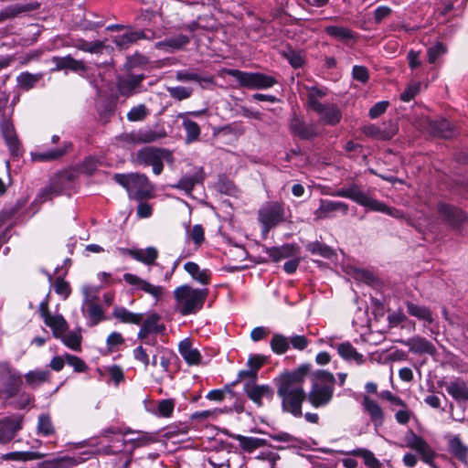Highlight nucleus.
Returning a JSON list of instances; mask_svg holds the SVG:
<instances>
[{"instance_id":"c756f323","label":"nucleus","mask_w":468,"mask_h":468,"mask_svg":"<svg viewBox=\"0 0 468 468\" xmlns=\"http://www.w3.org/2000/svg\"><path fill=\"white\" fill-rule=\"evenodd\" d=\"M166 136V132L163 127L155 126L144 127L137 130V141L139 144H149L161 140Z\"/></svg>"},{"instance_id":"ea45409f","label":"nucleus","mask_w":468,"mask_h":468,"mask_svg":"<svg viewBox=\"0 0 468 468\" xmlns=\"http://www.w3.org/2000/svg\"><path fill=\"white\" fill-rule=\"evenodd\" d=\"M133 254V259L148 266L155 264V261L158 258V250L153 246L147 247L144 250L135 249Z\"/></svg>"},{"instance_id":"13d9d810","label":"nucleus","mask_w":468,"mask_h":468,"mask_svg":"<svg viewBox=\"0 0 468 468\" xmlns=\"http://www.w3.org/2000/svg\"><path fill=\"white\" fill-rule=\"evenodd\" d=\"M167 91L173 99L183 101L188 99L192 95L193 89L189 87L176 86L167 87Z\"/></svg>"},{"instance_id":"9d476101","label":"nucleus","mask_w":468,"mask_h":468,"mask_svg":"<svg viewBox=\"0 0 468 468\" xmlns=\"http://www.w3.org/2000/svg\"><path fill=\"white\" fill-rule=\"evenodd\" d=\"M259 221L268 231L284 220V208L279 202H269L259 209Z\"/></svg>"},{"instance_id":"680f3d73","label":"nucleus","mask_w":468,"mask_h":468,"mask_svg":"<svg viewBox=\"0 0 468 468\" xmlns=\"http://www.w3.org/2000/svg\"><path fill=\"white\" fill-rule=\"evenodd\" d=\"M149 112L144 104H139L133 107L127 113V119L130 122H140L146 118Z\"/></svg>"},{"instance_id":"7c9ffc66","label":"nucleus","mask_w":468,"mask_h":468,"mask_svg":"<svg viewBox=\"0 0 468 468\" xmlns=\"http://www.w3.org/2000/svg\"><path fill=\"white\" fill-rule=\"evenodd\" d=\"M324 32L332 38L340 41L356 40L357 33L346 27L330 25L324 27Z\"/></svg>"},{"instance_id":"6ab92c4d","label":"nucleus","mask_w":468,"mask_h":468,"mask_svg":"<svg viewBox=\"0 0 468 468\" xmlns=\"http://www.w3.org/2000/svg\"><path fill=\"white\" fill-rule=\"evenodd\" d=\"M348 208V204L345 202L321 199L320 206L316 209L315 214L318 218L334 217L336 215V213H340L345 216L347 214Z\"/></svg>"},{"instance_id":"1a4fd4ad","label":"nucleus","mask_w":468,"mask_h":468,"mask_svg":"<svg viewBox=\"0 0 468 468\" xmlns=\"http://www.w3.org/2000/svg\"><path fill=\"white\" fill-rule=\"evenodd\" d=\"M82 292L84 300L81 305V312L88 319L87 324L92 327L104 319V311L98 303V289L86 285L83 287Z\"/></svg>"},{"instance_id":"dca6fc26","label":"nucleus","mask_w":468,"mask_h":468,"mask_svg":"<svg viewBox=\"0 0 468 468\" xmlns=\"http://www.w3.org/2000/svg\"><path fill=\"white\" fill-rule=\"evenodd\" d=\"M123 280L128 284L134 286L135 289L141 290L152 295L156 302H158L162 298L164 289L160 285H154L149 282L133 273H124Z\"/></svg>"},{"instance_id":"0e129e2a","label":"nucleus","mask_w":468,"mask_h":468,"mask_svg":"<svg viewBox=\"0 0 468 468\" xmlns=\"http://www.w3.org/2000/svg\"><path fill=\"white\" fill-rule=\"evenodd\" d=\"M290 346L297 351H303L310 344V340L303 335L292 334L289 336Z\"/></svg>"},{"instance_id":"58836bf2","label":"nucleus","mask_w":468,"mask_h":468,"mask_svg":"<svg viewBox=\"0 0 468 468\" xmlns=\"http://www.w3.org/2000/svg\"><path fill=\"white\" fill-rule=\"evenodd\" d=\"M189 43V37L186 35L180 34L169 38H165L163 41H159L155 44V47L159 49H165L166 51L180 49Z\"/></svg>"},{"instance_id":"338daca9","label":"nucleus","mask_w":468,"mask_h":468,"mask_svg":"<svg viewBox=\"0 0 468 468\" xmlns=\"http://www.w3.org/2000/svg\"><path fill=\"white\" fill-rule=\"evenodd\" d=\"M53 288L55 292L62 296L64 300L67 299L71 292L69 283L61 277L56 278Z\"/></svg>"},{"instance_id":"5701e85b","label":"nucleus","mask_w":468,"mask_h":468,"mask_svg":"<svg viewBox=\"0 0 468 468\" xmlns=\"http://www.w3.org/2000/svg\"><path fill=\"white\" fill-rule=\"evenodd\" d=\"M429 132L438 137L451 138L454 134L453 128L444 118L429 119L427 121Z\"/></svg>"},{"instance_id":"4be33fe9","label":"nucleus","mask_w":468,"mask_h":468,"mask_svg":"<svg viewBox=\"0 0 468 468\" xmlns=\"http://www.w3.org/2000/svg\"><path fill=\"white\" fill-rule=\"evenodd\" d=\"M329 346L335 348L338 355L346 361L355 362L357 365L362 364L364 361L363 355L358 353L348 341L340 344H335L331 341Z\"/></svg>"},{"instance_id":"c9c22d12","label":"nucleus","mask_w":468,"mask_h":468,"mask_svg":"<svg viewBox=\"0 0 468 468\" xmlns=\"http://www.w3.org/2000/svg\"><path fill=\"white\" fill-rule=\"evenodd\" d=\"M178 118L182 119V125L186 131V141L187 143L197 141L200 136L199 125L188 118V113H179Z\"/></svg>"},{"instance_id":"f704fd0d","label":"nucleus","mask_w":468,"mask_h":468,"mask_svg":"<svg viewBox=\"0 0 468 468\" xmlns=\"http://www.w3.org/2000/svg\"><path fill=\"white\" fill-rule=\"evenodd\" d=\"M407 312L410 315L423 321L427 324H431L434 321L433 314L429 307L420 305L411 302L407 303Z\"/></svg>"},{"instance_id":"c03bdc74","label":"nucleus","mask_w":468,"mask_h":468,"mask_svg":"<svg viewBox=\"0 0 468 468\" xmlns=\"http://www.w3.org/2000/svg\"><path fill=\"white\" fill-rule=\"evenodd\" d=\"M73 46L79 50L90 54H98L102 52L104 43L101 40L89 42L83 38H78L74 41Z\"/></svg>"},{"instance_id":"9b49d317","label":"nucleus","mask_w":468,"mask_h":468,"mask_svg":"<svg viewBox=\"0 0 468 468\" xmlns=\"http://www.w3.org/2000/svg\"><path fill=\"white\" fill-rule=\"evenodd\" d=\"M0 133L10 154L13 156L21 155L22 144L18 139L15 125L10 118H4L0 122Z\"/></svg>"},{"instance_id":"a878e982","label":"nucleus","mask_w":468,"mask_h":468,"mask_svg":"<svg viewBox=\"0 0 468 468\" xmlns=\"http://www.w3.org/2000/svg\"><path fill=\"white\" fill-rule=\"evenodd\" d=\"M267 254L274 261L283 259L295 258L299 254V249L294 244H284L280 247H270L266 249Z\"/></svg>"},{"instance_id":"6e6552de","label":"nucleus","mask_w":468,"mask_h":468,"mask_svg":"<svg viewBox=\"0 0 468 468\" xmlns=\"http://www.w3.org/2000/svg\"><path fill=\"white\" fill-rule=\"evenodd\" d=\"M171 158L172 154L169 150L145 146L137 151L133 162L139 165L152 166L153 173L158 176L163 172L164 161H169Z\"/></svg>"},{"instance_id":"5fc2aeb1","label":"nucleus","mask_w":468,"mask_h":468,"mask_svg":"<svg viewBox=\"0 0 468 468\" xmlns=\"http://www.w3.org/2000/svg\"><path fill=\"white\" fill-rule=\"evenodd\" d=\"M216 188L218 192L228 195L236 196L238 189L234 183L225 176H220L216 184Z\"/></svg>"},{"instance_id":"603ef678","label":"nucleus","mask_w":468,"mask_h":468,"mask_svg":"<svg viewBox=\"0 0 468 468\" xmlns=\"http://www.w3.org/2000/svg\"><path fill=\"white\" fill-rule=\"evenodd\" d=\"M41 78V74H31L29 72H22L17 78L18 85L26 90L33 89Z\"/></svg>"},{"instance_id":"2eb2a0df","label":"nucleus","mask_w":468,"mask_h":468,"mask_svg":"<svg viewBox=\"0 0 468 468\" xmlns=\"http://www.w3.org/2000/svg\"><path fill=\"white\" fill-rule=\"evenodd\" d=\"M319 117V121L328 126L337 125L342 119V111L335 103H322L313 110Z\"/></svg>"},{"instance_id":"f3484780","label":"nucleus","mask_w":468,"mask_h":468,"mask_svg":"<svg viewBox=\"0 0 468 468\" xmlns=\"http://www.w3.org/2000/svg\"><path fill=\"white\" fill-rule=\"evenodd\" d=\"M447 440L448 452L464 465H468V445H466L458 434L445 436Z\"/></svg>"},{"instance_id":"e2e57ef3","label":"nucleus","mask_w":468,"mask_h":468,"mask_svg":"<svg viewBox=\"0 0 468 468\" xmlns=\"http://www.w3.org/2000/svg\"><path fill=\"white\" fill-rule=\"evenodd\" d=\"M37 431L43 436L53 434L54 427L48 415L42 414L38 417Z\"/></svg>"},{"instance_id":"bf43d9fd","label":"nucleus","mask_w":468,"mask_h":468,"mask_svg":"<svg viewBox=\"0 0 468 468\" xmlns=\"http://www.w3.org/2000/svg\"><path fill=\"white\" fill-rule=\"evenodd\" d=\"M71 458H60L41 463V468H71L75 464Z\"/></svg>"},{"instance_id":"f8f14e48","label":"nucleus","mask_w":468,"mask_h":468,"mask_svg":"<svg viewBox=\"0 0 468 468\" xmlns=\"http://www.w3.org/2000/svg\"><path fill=\"white\" fill-rule=\"evenodd\" d=\"M404 441L407 447L416 451L421 456L424 463H432L435 452L421 436L416 434L412 430H409L405 433Z\"/></svg>"},{"instance_id":"f257e3e1","label":"nucleus","mask_w":468,"mask_h":468,"mask_svg":"<svg viewBox=\"0 0 468 468\" xmlns=\"http://www.w3.org/2000/svg\"><path fill=\"white\" fill-rule=\"evenodd\" d=\"M312 366L303 363L292 370H286L274 378L277 396L283 412L295 418L303 416L302 406L307 399L303 385L311 376Z\"/></svg>"},{"instance_id":"423d86ee","label":"nucleus","mask_w":468,"mask_h":468,"mask_svg":"<svg viewBox=\"0 0 468 468\" xmlns=\"http://www.w3.org/2000/svg\"><path fill=\"white\" fill-rule=\"evenodd\" d=\"M207 295V289H194L187 284L181 285L174 291L176 309L182 315L196 314L203 307Z\"/></svg>"},{"instance_id":"20e7f679","label":"nucleus","mask_w":468,"mask_h":468,"mask_svg":"<svg viewBox=\"0 0 468 468\" xmlns=\"http://www.w3.org/2000/svg\"><path fill=\"white\" fill-rule=\"evenodd\" d=\"M332 195L335 197L351 199L370 211L381 212L394 218H399L401 216V212L399 210L389 207L385 203L372 198L356 184H352L346 187L339 188Z\"/></svg>"},{"instance_id":"69168bd1","label":"nucleus","mask_w":468,"mask_h":468,"mask_svg":"<svg viewBox=\"0 0 468 468\" xmlns=\"http://www.w3.org/2000/svg\"><path fill=\"white\" fill-rule=\"evenodd\" d=\"M283 57L288 60L293 69H300L304 64V59L299 51L290 49L283 53Z\"/></svg>"},{"instance_id":"393cba45","label":"nucleus","mask_w":468,"mask_h":468,"mask_svg":"<svg viewBox=\"0 0 468 468\" xmlns=\"http://www.w3.org/2000/svg\"><path fill=\"white\" fill-rule=\"evenodd\" d=\"M205 179V173L202 167H199L192 175L183 176L175 187L185 191L186 194H190L193 188L197 185L203 184Z\"/></svg>"},{"instance_id":"4468645a","label":"nucleus","mask_w":468,"mask_h":468,"mask_svg":"<svg viewBox=\"0 0 468 468\" xmlns=\"http://www.w3.org/2000/svg\"><path fill=\"white\" fill-rule=\"evenodd\" d=\"M244 390L248 398L258 407L263 405V399L271 400L274 395L273 388L267 384L257 385L255 383H246Z\"/></svg>"},{"instance_id":"ddd939ff","label":"nucleus","mask_w":468,"mask_h":468,"mask_svg":"<svg viewBox=\"0 0 468 468\" xmlns=\"http://www.w3.org/2000/svg\"><path fill=\"white\" fill-rule=\"evenodd\" d=\"M72 149L69 141H63L53 149H38L30 153L31 159L35 162H52L60 159Z\"/></svg>"},{"instance_id":"72a5a7b5","label":"nucleus","mask_w":468,"mask_h":468,"mask_svg":"<svg viewBox=\"0 0 468 468\" xmlns=\"http://www.w3.org/2000/svg\"><path fill=\"white\" fill-rule=\"evenodd\" d=\"M409 347L410 352L414 354H427V355H434L436 353V348L429 340L424 337H413L409 340Z\"/></svg>"},{"instance_id":"0eeeda50","label":"nucleus","mask_w":468,"mask_h":468,"mask_svg":"<svg viewBox=\"0 0 468 468\" xmlns=\"http://www.w3.org/2000/svg\"><path fill=\"white\" fill-rule=\"evenodd\" d=\"M225 72L234 78L240 87L249 90H266L277 83L274 77L261 72H247L235 69H228Z\"/></svg>"},{"instance_id":"4d7b16f0","label":"nucleus","mask_w":468,"mask_h":468,"mask_svg":"<svg viewBox=\"0 0 468 468\" xmlns=\"http://www.w3.org/2000/svg\"><path fill=\"white\" fill-rule=\"evenodd\" d=\"M157 355H159V364L163 369L164 372H169L170 370V365L171 360L174 356V354L172 351L168 350L167 348H165L164 346H157Z\"/></svg>"},{"instance_id":"8fccbe9b","label":"nucleus","mask_w":468,"mask_h":468,"mask_svg":"<svg viewBox=\"0 0 468 468\" xmlns=\"http://www.w3.org/2000/svg\"><path fill=\"white\" fill-rule=\"evenodd\" d=\"M306 250L313 255H319L325 259H331L334 255V250L328 245L318 241L308 243Z\"/></svg>"},{"instance_id":"f03ea898","label":"nucleus","mask_w":468,"mask_h":468,"mask_svg":"<svg viewBox=\"0 0 468 468\" xmlns=\"http://www.w3.org/2000/svg\"><path fill=\"white\" fill-rule=\"evenodd\" d=\"M22 374L8 362H0V399L9 401L16 409H25L32 397L22 389Z\"/></svg>"},{"instance_id":"bb28decb","label":"nucleus","mask_w":468,"mask_h":468,"mask_svg":"<svg viewBox=\"0 0 468 468\" xmlns=\"http://www.w3.org/2000/svg\"><path fill=\"white\" fill-rule=\"evenodd\" d=\"M178 351L183 359L186 364L198 365L201 362V354L200 352L193 347L191 341L188 338L182 340L179 343Z\"/></svg>"},{"instance_id":"2f4dec72","label":"nucleus","mask_w":468,"mask_h":468,"mask_svg":"<svg viewBox=\"0 0 468 468\" xmlns=\"http://www.w3.org/2000/svg\"><path fill=\"white\" fill-rule=\"evenodd\" d=\"M44 323L52 330L53 336L56 338L62 337L68 329V324L61 314H47Z\"/></svg>"},{"instance_id":"774afa93","label":"nucleus","mask_w":468,"mask_h":468,"mask_svg":"<svg viewBox=\"0 0 468 468\" xmlns=\"http://www.w3.org/2000/svg\"><path fill=\"white\" fill-rule=\"evenodd\" d=\"M188 239H191L196 249L199 248L205 240V232L201 225H195L188 233Z\"/></svg>"},{"instance_id":"cd10ccee","label":"nucleus","mask_w":468,"mask_h":468,"mask_svg":"<svg viewBox=\"0 0 468 468\" xmlns=\"http://www.w3.org/2000/svg\"><path fill=\"white\" fill-rule=\"evenodd\" d=\"M165 330V324H160V316L157 314H152L143 322L137 337H144L151 334H162Z\"/></svg>"},{"instance_id":"7ed1b4c3","label":"nucleus","mask_w":468,"mask_h":468,"mask_svg":"<svg viewBox=\"0 0 468 468\" xmlns=\"http://www.w3.org/2000/svg\"><path fill=\"white\" fill-rule=\"evenodd\" d=\"M335 378L333 373L316 370L312 378V387L307 393V400L314 408L325 407L334 396Z\"/></svg>"},{"instance_id":"37998d69","label":"nucleus","mask_w":468,"mask_h":468,"mask_svg":"<svg viewBox=\"0 0 468 468\" xmlns=\"http://www.w3.org/2000/svg\"><path fill=\"white\" fill-rule=\"evenodd\" d=\"M49 378V372L48 370L37 369L31 370L25 375L26 382L28 386L36 388L47 382Z\"/></svg>"},{"instance_id":"473e14b6","label":"nucleus","mask_w":468,"mask_h":468,"mask_svg":"<svg viewBox=\"0 0 468 468\" xmlns=\"http://www.w3.org/2000/svg\"><path fill=\"white\" fill-rule=\"evenodd\" d=\"M143 38H146L144 30H129L114 37L112 41L117 47L125 48H128L131 44L135 43L136 41Z\"/></svg>"},{"instance_id":"09e8293b","label":"nucleus","mask_w":468,"mask_h":468,"mask_svg":"<svg viewBox=\"0 0 468 468\" xmlns=\"http://www.w3.org/2000/svg\"><path fill=\"white\" fill-rule=\"evenodd\" d=\"M448 51L447 46L442 42H436L427 48V58L430 64L437 63Z\"/></svg>"},{"instance_id":"a211bd4d","label":"nucleus","mask_w":468,"mask_h":468,"mask_svg":"<svg viewBox=\"0 0 468 468\" xmlns=\"http://www.w3.org/2000/svg\"><path fill=\"white\" fill-rule=\"evenodd\" d=\"M144 80V74H131L124 77H119L116 82V87L121 95L129 97L139 92L141 83Z\"/></svg>"},{"instance_id":"a19ab883","label":"nucleus","mask_w":468,"mask_h":468,"mask_svg":"<svg viewBox=\"0 0 468 468\" xmlns=\"http://www.w3.org/2000/svg\"><path fill=\"white\" fill-rule=\"evenodd\" d=\"M270 347L275 355H284L290 349L289 337L274 333L270 341Z\"/></svg>"},{"instance_id":"49530a36","label":"nucleus","mask_w":468,"mask_h":468,"mask_svg":"<svg viewBox=\"0 0 468 468\" xmlns=\"http://www.w3.org/2000/svg\"><path fill=\"white\" fill-rule=\"evenodd\" d=\"M46 453H41L39 452H11L5 454L4 458L8 461H19V462H27L33 460H39L46 456Z\"/></svg>"},{"instance_id":"aec40b11","label":"nucleus","mask_w":468,"mask_h":468,"mask_svg":"<svg viewBox=\"0 0 468 468\" xmlns=\"http://www.w3.org/2000/svg\"><path fill=\"white\" fill-rule=\"evenodd\" d=\"M438 212L445 222L454 228L459 227L467 218L463 210L444 203L438 205Z\"/></svg>"},{"instance_id":"b1692460","label":"nucleus","mask_w":468,"mask_h":468,"mask_svg":"<svg viewBox=\"0 0 468 468\" xmlns=\"http://www.w3.org/2000/svg\"><path fill=\"white\" fill-rule=\"evenodd\" d=\"M290 129L294 135L303 140L312 139L318 134L314 124H308L298 117L291 120Z\"/></svg>"},{"instance_id":"3c124183","label":"nucleus","mask_w":468,"mask_h":468,"mask_svg":"<svg viewBox=\"0 0 468 468\" xmlns=\"http://www.w3.org/2000/svg\"><path fill=\"white\" fill-rule=\"evenodd\" d=\"M62 343L71 350L78 351L80 349L82 336L79 331H71L59 337Z\"/></svg>"},{"instance_id":"c85d7f7f","label":"nucleus","mask_w":468,"mask_h":468,"mask_svg":"<svg viewBox=\"0 0 468 468\" xmlns=\"http://www.w3.org/2000/svg\"><path fill=\"white\" fill-rule=\"evenodd\" d=\"M362 405L365 410L368 413L375 427H380L384 422V414L378 403L369 397L365 396Z\"/></svg>"},{"instance_id":"6e6d98bb","label":"nucleus","mask_w":468,"mask_h":468,"mask_svg":"<svg viewBox=\"0 0 468 468\" xmlns=\"http://www.w3.org/2000/svg\"><path fill=\"white\" fill-rule=\"evenodd\" d=\"M239 442L243 450L250 452L264 444V441L262 439L246 436H239Z\"/></svg>"},{"instance_id":"de8ad7c7","label":"nucleus","mask_w":468,"mask_h":468,"mask_svg":"<svg viewBox=\"0 0 468 468\" xmlns=\"http://www.w3.org/2000/svg\"><path fill=\"white\" fill-rule=\"evenodd\" d=\"M307 90V104L312 110L319 107L323 103L320 100L327 94L326 89L319 88L317 86L308 87Z\"/></svg>"},{"instance_id":"052dcab7","label":"nucleus","mask_w":468,"mask_h":468,"mask_svg":"<svg viewBox=\"0 0 468 468\" xmlns=\"http://www.w3.org/2000/svg\"><path fill=\"white\" fill-rule=\"evenodd\" d=\"M420 82H411L400 93L399 98L402 101L409 102L413 100L420 91Z\"/></svg>"},{"instance_id":"412c9836","label":"nucleus","mask_w":468,"mask_h":468,"mask_svg":"<svg viewBox=\"0 0 468 468\" xmlns=\"http://www.w3.org/2000/svg\"><path fill=\"white\" fill-rule=\"evenodd\" d=\"M51 61L55 64L52 71L71 70L73 72L86 71L87 68L82 60L75 59L70 55L64 57L55 56Z\"/></svg>"},{"instance_id":"39448f33","label":"nucleus","mask_w":468,"mask_h":468,"mask_svg":"<svg viewBox=\"0 0 468 468\" xmlns=\"http://www.w3.org/2000/svg\"><path fill=\"white\" fill-rule=\"evenodd\" d=\"M113 179L126 189L131 199L142 201L153 196L154 187L144 174H115Z\"/></svg>"},{"instance_id":"4c0bfd02","label":"nucleus","mask_w":468,"mask_h":468,"mask_svg":"<svg viewBox=\"0 0 468 468\" xmlns=\"http://www.w3.org/2000/svg\"><path fill=\"white\" fill-rule=\"evenodd\" d=\"M112 315L122 323L140 324L143 322V314H136L125 307L116 306L113 308Z\"/></svg>"},{"instance_id":"a18cd8bd","label":"nucleus","mask_w":468,"mask_h":468,"mask_svg":"<svg viewBox=\"0 0 468 468\" xmlns=\"http://www.w3.org/2000/svg\"><path fill=\"white\" fill-rule=\"evenodd\" d=\"M175 407V399H161L158 401L157 406L152 410V413L159 418H170L173 415Z\"/></svg>"},{"instance_id":"e433bc0d","label":"nucleus","mask_w":468,"mask_h":468,"mask_svg":"<svg viewBox=\"0 0 468 468\" xmlns=\"http://www.w3.org/2000/svg\"><path fill=\"white\" fill-rule=\"evenodd\" d=\"M446 391L456 400L463 401L468 399V387L460 378L449 382L446 386Z\"/></svg>"},{"instance_id":"864d4df0","label":"nucleus","mask_w":468,"mask_h":468,"mask_svg":"<svg viewBox=\"0 0 468 468\" xmlns=\"http://www.w3.org/2000/svg\"><path fill=\"white\" fill-rule=\"evenodd\" d=\"M176 80L179 81H196L198 83H212V77H202L199 74L189 70H179L176 72Z\"/></svg>"},{"instance_id":"79ce46f5","label":"nucleus","mask_w":468,"mask_h":468,"mask_svg":"<svg viewBox=\"0 0 468 468\" xmlns=\"http://www.w3.org/2000/svg\"><path fill=\"white\" fill-rule=\"evenodd\" d=\"M20 429L19 422L11 420H5L0 422V441L5 442L14 438L16 431Z\"/></svg>"}]
</instances>
